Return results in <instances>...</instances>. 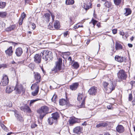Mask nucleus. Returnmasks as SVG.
<instances>
[{"label": "nucleus", "mask_w": 135, "mask_h": 135, "mask_svg": "<svg viewBox=\"0 0 135 135\" xmlns=\"http://www.w3.org/2000/svg\"><path fill=\"white\" fill-rule=\"evenodd\" d=\"M109 82V83L105 81L103 83L104 88L108 93H111L115 89V86L113 85L112 81H110Z\"/></svg>", "instance_id": "1"}, {"label": "nucleus", "mask_w": 135, "mask_h": 135, "mask_svg": "<svg viewBox=\"0 0 135 135\" xmlns=\"http://www.w3.org/2000/svg\"><path fill=\"white\" fill-rule=\"evenodd\" d=\"M48 108L47 106H44L37 111L38 113L40 114L39 118L40 119H42L45 115L48 113Z\"/></svg>", "instance_id": "2"}, {"label": "nucleus", "mask_w": 135, "mask_h": 135, "mask_svg": "<svg viewBox=\"0 0 135 135\" xmlns=\"http://www.w3.org/2000/svg\"><path fill=\"white\" fill-rule=\"evenodd\" d=\"M51 52L47 50H44L41 52L40 56L43 57L44 59L46 61L51 60L52 57L51 55Z\"/></svg>", "instance_id": "3"}, {"label": "nucleus", "mask_w": 135, "mask_h": 135, "mask_svg": "<svg viewBox=\"0 0 135 135\" xmlns=\"http://www.w3.org/2000/svg\"><path fill=\"white\" fill-rule=\"evenodd\" d=\"M15 90L17 94H22L25 92V89L21 84L16 85L15 87Z\"/></svg>", "instance_id": "4"}, {"label": "nucleus", "mask_w": 135, "mask_h": 135, "mask_svg": "<svg viewBox=\"0 0 135 135\" xmlns=\"http://www.w3.org/2000/svg\"><path fill=\"white\" fill-rule=\"evenodd\" d=\"M9 81V80L7 76L4 74L2 76L0 85L1 86H5L8 84Z\"/></svg>", "instance_id": "5"}, {"label": "nucleus", "mask_w": 135, "mask_h": 135, "mask_svg": "<svg viewBox=\"0 0 135 135\" xmlns=\"http://www.w3.org/2000/svg\"><path fill=\"white\" fill-rule=\"evenodd\" d=\"M118 77L119 79L121 80L125 79L127 77L126 73L123 70H120L117 73Z\"/></svg>", "instance_id": "6"}, {"label": "nucleus", "mask_w": 135, "mask_h": 135, "mask_svg": "<svg viewBox=\"0 0 135 135\" xmlns=\"http://www.w3.org/2000/svg\"><path fill=\"white\" fill-rule=\"evenodd\" d=\"M62 63V59L59 58L58 61L56 62V65L55 69L57 71L60 70L61 69Z\"/></svg>", "instance_id": "7"}, {"label": "nucleus", "mask_w": 135, "mask_h": 135, "mask_svg": "<svg viewBox=\"0 0 135 135\" xmlns=\"http://www.w3.org/2000/svg\"><path fill=\"white\" fill-rule=\"evenodd\" d=\"M97 88L95 86L91 87L88 91L89 94L91 95H94L96 94Z\"/></svg>", "instance_id": "8"}, {"label": "nucleus", "mask_w": 135, "mask_h": 135, "mask_svg": "<svg viewBox=\"0 0 135 135\" xmlns=\"http://www.w3.org/2000/svg\"><path fill=\"white\" fill-rule=\"evenodd\" d=\"M38 54H36L34 56V61L37 64L40 63L41 61V57Z\"/></svg>", "instance_id": "9"}, {"label": "nucleus", "mask_w": 135, "mask_h": 135, "mask_svg": "<svg viewBox=\"0 0 135 135\" xmlns=\"http://www.w3.org/2000/svg\"><path fill=\"white\" fill-rule=\"evenodd\" d=\"M59 104L60 105L62 106L66 105L67 106H69V101L63 99L60 100Z\"/></svg>", "instance_id": "10"}, {"label": "nucleus", "mask_w": 135, "mask_h": 135, "mask_svg": "<svg viewBox=\"0 0 135 135\" xmlns=\"http://www.w3.org/2000/svg\"><path fill=\"white\" fill-rule=\"evenodd\" d=\"M5 52L7 56H11L13 52L12 47H9L8 49L5 51Z\"/></svg>", "instance_id": "11"}, {"label": "nucleus", "mask_w": 135, "mask_h": 135, "mask_svg": "<svg viewBox=\"0 0 135 135\" xmlns=\"http://www.w3.org/2000/svg\"><path fill=\"white\" fill-rule=\"evenodd\" d=\"M115 60L119 62H125L126 61V58L124 57H122L118 56H116L115 57Z\"/></svg>", "instance_id": "12"}, {"label": "nucleus", "mask_w": 135, "mask_h": 135, "mask_svg": "<svg viewBox=\"0 0 135 135\" xmlns=\"http://www.w3.org/2000/svg\"><path fill=\"white\" fill-rule=\"evenodd\" d=\"M20 109L22 111L24 112H26L28 113H30L31 111L28 106L25 105L24 106L21 107Z\"/></svg>", "instance_id": "13"}, {"label": "nucleus", "mask_w": 135, "mask_h": 135, "mask_svg": "<svg viewBox=\"0 0 135 135\" xmlns=\"http://www.w3.org/2000/svg\"><path fill=\"white\" fill-rule=\"evenodd\" d=\"M23 53V50L21 47L17 48L16 50L15 53L17 56L20 57Z\"/></svg>", "instance_id": "14"}, {"label": "nucleus", "mask_w": 135, "mask_h": 135, "mask_svg": "<svg viewBox=\"0 0 135 135\" xmlns=\"http://www.w3.org/2000/svg\"><path fill=\"white\" fill-rule=\"evenodd\" d=\"M15 89V87L9 85L7 86L6 88V93L9 94L11 93Z\"/></svg>", "instance_id": "15"}, {"label": "nucleus", "mask_w": 135, "mask_h": 135, "mask_svg": "<svg viewBox=\"0 0 135 135\" xmlns=\"http://www.w3.org/2000/svg\"><path fill=\"white\" fill-rule=\"evenodd\" d=\"M79 85L78 83H75L73 84L70 86V88L72 90H75L78 87Z\"/></svg>", "instance_id": "16"}, {"label": "nucleus", "mask_w": 135, "mask_h": 135, "mask_svg": "<svg viewBox=\"0 0 135 135\" xmlns=\"http://www.w3.org/2000/svg\"><path fill=\"white\" fill-rule=\"evenodd\" d=\"M116 129L117 131L119 133L123 132L124 130V127L121 125H118L116 127Z\"/></svg>", "instance_id": "17"}, {"label": "nucleus", "mask_w": 135, "mask_h": 135, "mask_svg": "<svg viewBox=\"0 0 135 135\" xmlns=\"http://www.w3.org/2000/svg\"><path fill=\"white\" fill-rule=\"evenodd\" d=\"M39 83L38 82H36L34 84H32L31 86V89L32 90H39V87L38 85Z\"/></svg>", "instance_id": "18"}, {"label": "nucleus", "mask_w": 135, "mask_h": 135, "mask_svg": "<svg viewBox=\"0 0 135 135\" xmlns=\"http://www.w3.org/2000/svg\"><path fill=\"white\" fill-rule=\"evenodd\" d=\"M78 119L74 117H71L70 118L69 122L70 124H73L76 123Z\"/></svg>", "instance_id": "19"}, {"label": "nucleus", "mask_w": 135, "mask_h": 135, "mask_svg": "<svg viewBox=\"0 0 135 135\" xmlns=\"http://www.w3.org/2000/svg\"><path fill=\"white\" fill-rule=\"evenodd\" d=\"M73 132L75 133L80 134L81 133V128L80 127H77L73 129Z\"/></svg>", "instance_id": "20"}, {"label": "nucleus", "mask_w": 135, "mask_h": 135, "mask_svg": "<svg viewBox=\"0 0 135 135\" xmlns=\"http://www.w3.org/2000/svg\"><path fill=\"white\" fill-rule=\"evenodd\" d=\"M34 77L35 79L37 81L36 82L39 83L40 82L41 80V76L39 73H35Z\"/></svg>", "instance_id": "21"}, {"label": "nucleus", "mask_w": 135, "mask_h": 135, "mask_svg": "<svg viewBox=\"0 0 135 135\" xmlns=\"http://www.w3.org/2000/svg\"><path fill=\"white\" fill-rule=\"evenodd\" d=\"M122 46L119 43L116 42L115 44V48L116 50H120L122 49Z\"/></svg>", "instance_id": "22"}, {"label": "nucleus", "mask_w": 135, "mask_h": 135, "mask_svg": "<svg viewBox=\"0 0 135 135\" xmlns=\"http://www.w3.org/2000/svg\"><path fill=\"white\" fill-rule=\"evenodd\" d=\"M52 117L54 118V120L56 121L59 117V115L57 112H55L52 114Z\"/></svg>", "instance_id": "23"}, {"label": "nucleus", "mask_w": 135, "mask_h": 135, "mask_svg": "<svg viewBox=\"0 0 135 135\" xmlns=\"http://www.w3.org/2000/svg\"><path fill=\"white\" fill-rule=\"evenodd\" d=\"M60 24L59 21H56L54 23V27L56 29H59L60 27Z\"/></svg>", "instance_id": "24"}, {"label": "nucleus", "mask_w": 135, "mask_h": 135, "mask_svg": "<svg viewBox=\"0 0 135 135\" xmlns=\"http://www.w3.org/2000/svg\"><path fill=\"white\" fill-rule=\"evenodd\" d=\"M107 123L105 122H102L97 124L96 127L98 128L101 127H104L107 126Z\"/></svg>", "instance_id": "25"}, {"label": "nucleus", "mask_w": 135, "mask_h": 135, "mask_svg": "<svg viewBox=\"0 0 135 135\" xmlns=\"http://www.w3.org/2000/svg\"><path fill=\"white\" fill-rule=\"evenodd\" d=\"M7 13L6 12L0 11V17L2 18L6 17L7 15Z\"/></svg>", "instance_id": "26"}, {"label": "nucleus", "mask_w": 135, "mask_h": 135, "mask_svg": "<svg viewBox=\"0 0 135 135\" xmlns=\"http://www.w3.org/2000/svg\"><path fill=\"white\" fill-rule=\"evenodd\" d=\"M15 115L16 117H17V119L20 121L22 122L23 120V119L22 117L20 115H19L18 114L16 113L15 112Z\"/></svg>", "instance_id": "27"}, {"label": "nucleus", "mask_w": 135, "mask_h": 135, "mask_svg": "<svg viewBox=\"0 0 135 135\" xmlns=\"http://www.w3.org/2000/svg\"><path fill=\"white\" fill-rule=\"evenodd\" d=\"M44 18H46V20L47 22H48L49 21V19L50 17V15L48 13H46L45 15Z\"/></svg>", "instance_id": "28"}, {"label": "nucleus", "mask_w": 135, "mask_h": 135, "mask_svg": "<svg viewBox=\"0 0 135 135\" xmlns=\"http://www.w3.org/2000/svg\"><path fill=\"white\" fill-rule=\"evenodd\" d=\"M126 12L125 13V15L127 16L130 15L131 13V11L129 8H126Z\"/></svg>", "instance_id": "29"}, {"label": "nucleus", "mask_w": 135, "mask_h": 135, "mask_svg": "<svg viewBox=\"0 0 135 135\" xmlns=\"http://www.w3.org/2000/svg\"><path fill=\"white\" fill-rule=\"evenodd\" d=\"M74 3V0H66V4L67 5L72 4Z\"/></svg>", "instance_id": "30"}, {"label": "nucleus", "mask_w": 135, "mask_h": 135, "mask_svg": "<svg viewBox=\"0 0 135 135\" xmlns=\"http://www.w3.org/2000/svg\"><path fill=\"white\" fill-rule=\"evenodd\" d=\"M48 120L49 124L50 125L52 124L54 121H56L54 120V118L52 117L49 118L48 119Z\"/></svg>", "instance_id": "31"}, {"label": "nucleus", "mask_w": 135, "mask_h": 135, "mask_svg": "<svg viewBox=\"0 0 135 135\" xmlns=\"http://www.w3.org/2000/svg\"><path fill=\"white\" fill-rule=\"evenodd\" d=\"M104 5L106 7L109 8L111 5V3L107 1L104 3Z\"/></svg>", "instance_id": "32"}, {"label": "nucleus", "mask_w": 135, "mask_h": 135, "mask_svg": "<svg viewBox=\"0 0 135 135\" xmlns=\"http://www.w3.org/2000/svg\"><path fill=\"white\" fill-rule=\"evenodd\" d=\"M6 4V3L5 2H0V8L3 9L4 8Z\"/></svg>", "instance_id": "33"}, {"label": "nucleus", "mask_w": 135, "mask_h": 135, "mask_svg": "<svg viewBox=\"0 0 135 135\" xmlns=\"http://www.w3.org/2000/svg\"><path fill=\"white\" fill-rule=\"evenodd\" d=\"M83 97V95L81 94H79L78 95V100L79 101L82 100Z\"/></svg>", "instance_id": "34"}, {"label": "nucleus", "mask_w": 135, "mask_h": 135, "mask_svg": "<svg viewBox=\"0 0 135 135\" xmlns=\"http://www.w3.org/2000/svg\"><path fill=\"white\" fill-rule=\"evenodd\" d=\"M35 90L32 92V94L33 96L36 95L38 92L39 90Z\"/></svg>", "instance_id": "35"}, {"label": "nucleus", "mask_w": 135, "mask_h": 135, "mask_svg": "<svg viewBox=\"0 0 135 135\" xmlns=\"http://www.w3.org/2000/svg\"><path fill=\"white\" fill-rule=\"evenodd\" d=\"M114 1L115 4L117 6L119 5L121 2V0H114Z\"/></svg>", "instance_id": "36"}, {"label": "nucleus", "mask_w": 135, "mask_h": 135, "mask_svg": "<svg viewBox=\"0 0 135 135\" xmlns=\"http://www.w3.org/2000/svg\"><path fill=\"white\" fill-rule=\"evenodd\" d=\"M85 98H83V100L82 102L81 103V104L80 105V106L79 107V108H82L84 107H85Z\"/></svg>", "instance_id": "37"}, {"label": "nucleus", "mask_w": 135, "mask_h": 135, "mask_svg": "<svg viewBox=\"0 0 135 135\" xmlns=\"http://www.w3.org/2000/svg\"><path fill=\"white\" fill-rule=\"evenodd\" d=\"M73 66L75 68L77 69L79 67V65L78 62H75L73 64Z\"/></svg>", "instance_id": "38"}, {"label": "nucleus", "mask_w": 135, "mask_h": 135, "mask_svg": "<svg viewBox=\"0 0 135 135\" xmlns=\"http://www.w3.org/2000/svg\"><path fill=\"white\" fill-rule=\"evenodd\" d=\"M15 27V25H12L10 27L8 28L7 29V30L8 31H11V30L14 29Z\"/></svg>", "instance_id": "39"}, {"label": "nucleus", "mask_w": 135, "mask_h": 135, "mask_svg": "<svg viewBox=\"0 0 135 135\" xmlns=\"http://www.w3.org/2000/svg\"><path fill=\"white\" fill-rule=\"evenodd\" d=\"M1 126L2 128L6 132L8 131V129L5 126L4 124H1Z\"/></svg>", "instance_id": "40"}, {"label": "nucleus", "mask_w": 135, "mask_h": 135, "mask_svg": "<svg viewBox=\"0 0 135 135\" xmlns=\"http://www.w3.org/2000/svg\"><path fill=\"white\" fill-rule=\"evenodd\" d=\"M56 98L57 95H54L51 98L52 101L53 102H55L56 101Z\"/></svg>", "instance_id": "41"}, {"label": "nucleus", "mask_w": 135, "mask_h": 135, "mask_svg": "<svg viewBox=\"0 0 135 135\" xmlns=\"http://www.w3.org/2000/svg\"><path fill=\"white\" fill-rule=\"evenodd\" d=\"M47 28L51 30H52L53 27L52 26V23H50L49 25L47 26Z\"/></svg>", "instance_id": "42"}, {"label": "nucleus", "mask_w": 135, "mask_h": 135, "mask_svg": "<svg viewBox=\"0 0 135 135\" xmlns=\"http://www.w3.org/2000/svg\"><path fill=\"white\" fill-rule=\"evenodd\" d=\"M84 8L86 10L89 9V7L87 4H85L84 5Z\"/></svg>", "instance_id": "43"}, {"label": "nucleus", "mask_w": 135, "mask_h": 135, "mask_svg": "<svg viewBox=\"0 0 135 135\" xmlns=\"http://www.w3.org/2000/svg\"><path fill=\"white\" fill-rule=\"evenodd\" d=\"M38 100V99H35L31 100L30 101V106H31L32 105V104L33 103L37 101Z\"/></svg>", "instance_id": "44"}, {"label": "nucleus", "mask_w": 135, "mask_h": 135, "mask_svg": "<svg viewBox=\"0 0 135 135\" xmlns=\"http://www.w3.org/2000/svg\"><path fill=\"white\" fill-rule=\"evenodd\" d=\"M91 22H92L94 26L97 23V21L94 20H93V19H92L91 20V21L89 23H91Z\"/></svg>", "instance_id": "45"}, {"label": "nucleus", "mask_w": 135, "mask_h": 135, "mask_svg": "<svg viewBox=\"0 0 135 135\" xmlns=\"http://www.w3.org/2000/svg\"><path fill=\"white\" fill-rule=\"evenodd\" d=\"M132 99V94H130L129 96L128 100L129 101H131Z\"/></svg>", "instance_id": "46"}, {"label": "nucleus", "mask_w": 135, "mask_h": 135, "mask_svg": "<svg viewBox=\"0 0 135 135\" xmlns=\"http://www.w3.org/2000/svg\"><path fill=\"white\" fill-rule=\"evenodd\" d=\"M26 16V14L24 13L23 12L22 14L21 15V18L23 19Z\"/></svg>", "instance_id": "47"}, {"label": "nucleus", "mask_w": 135, "mask_h": 135, "mask_svg": "<svg viewBox=\"0 0 135 135\" xmlns=\"http://www.w3.org/2000/svg\"><path fill=\"white\" fill-rule=\"evenodd\" d=\"M23 19L21 18H20L18 22L19 25H21L22 23V22Z\"/></svg>", "instance_id": "48"}, {"label": "nucleus", "mask_w": 135, "mask_h": 135, "mask_svg": "<svg viewBox=\"0 0 135 135\" xmlns=\"http://www.w3.org/2000/svg\"><path fill=\"white\" fill-rule=\"evenodd\" d=\"M80 27V26L77 24L74 26V29H76Z\"/></svg>", "instance_id": "49"}, {"label": "nucleus", "mask_w": 135, "mask_h": 135, "mask_svg": "<svg viewBox=\"0 0 135 135\" xmlns=\"http://www.w3.org/2000/svg\"><path fill=\"white\" fill-rule=\"evenodd\" d=\"M132 104L133 106H135V98L132 102Z\"/></svg>", "instance_id": "50"}, {"label": "nucleus", "mask_w": 135, "mask_h": 135, "mask_svg": "<svg viewBox=\"0 0 135 135\" xmlns=\"http://www.w3.org/2000/svg\"><path fill=\"white\" fill-rule=\"evenodd\" d=\"M63 54L64 55H70V53L69 52H63Z\"/></svg>", "instance_id": "51"}, {"label": "nucleus", "mask_w": 135, "mask_h": 135, "mask_svg": "<svg viewBox=\"0 0 135 135\" xmlns=\"http://www.w3.org/2000/svg\"><path fill=\"white\" fill-rule=\"evenodd\" d=\"M25 1V4H26V3H28L30 2L31 0H24Z\"/></svg>", "instance_id": "52"}, {"label": "nucleus", "mask_w": 135, "mask_h": 135, "mask_svg": "<svg viewBox=\"0 0 135 135\" xmlns=\"http://www.w3.org/2000/svg\"><path fill=\"white\" fill-rule=\"evenodd\" d=\"M117 30L116 29H113L112 30L113 33L114 34H115L117 33Z\"/></svg>", "instance_id": "53"}, {"label": "nucleus", "mask_w": 135, "mask_h": 135, "mask_svg": "<svg viewBox=\"0 0 135 135\" xmlns=\"http://www.w3.org/2000/svg\"><path fill=\"white\" fill-rule=\"evenodd\" d=\"M37 125L35 124H32L31 126V128H35V127L37 126Z\"/></svg>", "instance_id": "54"}, {"label": "nucleus", "mask_w": 135, "mask_h": 135, "mask_svg": "<svg viewBox=\"0 0 135 135\" xmlns=\"http://www.w3.org/2000/svg\"><path fill=\"white\" fill-rule=\"evenodd\" d=\"M32 28L33 29H34L35 28V24L33 23H32Z\"/></svg>", "instance_id": "55"}, {"label": "nucleus", "mask_w": 135, "mask_h": 135, "mask_svg": "<svg viewBox=\"0 0 135 135\" xmlns=\"http://www.w3.org/2000/svg\"><path fill=\"white\" fill-rule=\"evenodd\" d=\"M107 108L108 109H112V107L111 105H108L107 106Z\"/></svg>", "instance_id": "56"}, {"label": "nucleus", "mask_w": 135, "mask_h": 135, "mask_svg": "<svg viewBox=\"0 0 135 135\" xmlns=\"http://www.w3.org/2000/svg\"><path fill=\"white\" fill-rule=\"evenodd\" d=\"M8 42L9 43H12V45H13L14 46H15L16 44H17V43H15V42H10V41H9Z\"/></svg>", "instance_id": "57"}, {"label": "nucleus", "mask_w": 135, "mask_h": 135, "mask_svg": "<svg viewBox=\"0 0 135 135\" xmlns=\"http://www.w3.org/2000/svg\"><path fill=\"white\" fill-rule=\"evenodd\" d=\"M128 46L130 47H132L133 46L132 45L130 44H128Z\"/></svg>", "instance_id": "58"}, {"label": "nucleus", "mask_w": 135, "mask_h": 135, "mask_svg": "<svg viewBox=\"0 0 135 135\" xmlns=\"http://www.w3.org/2000/svg\"><path fill=\"white\" fill-rule=\"evenodd\" d=\"M8 106L9 107H11V106H12V102H9V105H8Z\"/></svg>", "instance_id": "59"}, {"label": "nucleus", "mask_w": 135, "mask_h": 135, "mask_svg": "<svg viewBox=\"0 0 135 135\" xmlns=\"http://www.w3.org/2000/svg\"><path fill=\"white\" fill-rule=\"evenodd\" d=\"M68 34V32H66L64 33V36H66Z\"/></svg>", "instance_id": "60"}, {"label": "nucleus", "mask_w": 135, "mask_h": 135, "mask_svg": "<svg viewBox=\"0 0 135 135\" xmlns=\"http://www.w3.org/2000/svg\"><path fill=\"white\" fill-rule=\"evenodd\" d=\"M68 60L70 61H72V58L70 56L68 58Z\"/></svg>", "instance_id": "61"}, {"label": "nucleus", "mask_w": 135, "mask_h": 135, "mask_svg": "<svg viewBox=\"0 0 135 135\" xmlns=\"http://www.w3.org/2000/svg\"><path fill=\"white\" fill-rule=\"evenodd\" d=\"M120 34L122 36H123L124 35V33L123 32H120Z\"/></svg>", "instance_id": "62"}, {"label": "nucleus", "mask_w": 135, "mask_h": 135, "mask_svg": "<svg viewBox=\"0 0 135 135\" xmlns=\"http://www.w3.org/2000/svg\"><path fill=\"white\" fill-rule=\"evenodd\" d=\"M51 17L52 18V20L53 21H54V16L52 15H51Z\"/></svg>", "instance_id": "63"}, {"label": "nucleus", "mask_w": 135, "mask_h": 135, "mask_svg": "<svg viewBox=\"0 0 135 135\" xmlns=\"http://www.w3.org/2000/svg\"><path fill=\"white\" fill-rule=\"evenodd\" d=\"M11 63L12 64H16V65H17V64L16 63H15V62L14 61H12V62H11Z\"/></svg>", "instance_id": "64"}]
</instances>
